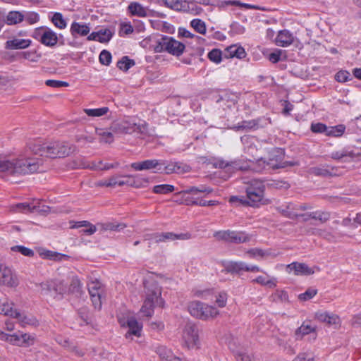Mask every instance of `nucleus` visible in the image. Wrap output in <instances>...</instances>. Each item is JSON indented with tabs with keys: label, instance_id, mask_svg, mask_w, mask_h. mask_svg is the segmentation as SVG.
<instances>
[{
	"label": "nucleus",
	"instance_id": "nucleus-1",
	"mask_svg": "<svg viewBox=\"0 0 361 361\" xmlns=\"http://www.w3.org/2000/svg\"><path fill=\"white\" fill-rule=\"evenodd\" d=\"M29 147L35 154L52 159L67 157L75 150V146L64 141L37 140Z\"/></svg>",
	"mask_w": 361,
	"mask_h": 361
},
{
	"label": "nucleus",
	"instance_id": "nucleus-2",
	"mask_svg": "<svg viewBox=\"0 0 361 361\" xmlns=\"http://www.w3.org/2000/svg\"><path fill=\"white\" fill-rule=\"evenodd\" d=\"M39 162L35 158L20 157L12 160L0 159V172L9 175H25L36 172Z\"/></svg>",
	"mask_w": 361,
	"mask_h": 361
},
{
	"label": "nucleus",
	"instance_id": "nucleus-3",
	"mask_svg": "<svg viewBox=\"0 0 361 361\" xmlns=\"http://www.w3.org/2000/svg\"><path fill=\"white\" fill-rule=\"evenodd\" d=\"M146 298L140 309L142 316L150 317L154 313L155 305L162 306L164 302L161 298V288L154 282L145 283Z\"/></svg>",
	"mask_w": 361,
	"mask_h": 361
},
{
	"label": "nucleus",
	"instance_id": "nucleus-4",
	"mask_svg": "<svg viewBox=\"0 0 361 361\" xmlns=\"http://www.w3.org/2000/svg\"><path fill=\"white\" fill-rule=\"evenodd\" d=\"M185 46L184 44L176 40L169 36H161L156 41V45L154 47V51L156 53L166 51L173 56H180Z\"/></svg>",
	"mask_w": 361,
	"mask_h": 361
},
{
	"label": "nucleus",
	"instance_id": "nucleus-5",
	"mask_svg": "<svg viewBox=\"0 0 361 361\" xmlns=\"http://www.w3.org/2000/svg\"><path fill=\"white\" fill-rule=\"evenodd\" d=\"M245 188L246 195L250 207H259L262 203L265 190L264 183L259 179H252L247 183Z\"/></svg>",
	"mask_w": 361,
	"mask_h": 361
},
{
	"label": "nucleus",
	"instance_id": "nucleus-6",
	"mask_svg": "<svg viewBox=\"0 0 361 361\" xmlns=\"http://www.w3.org/2000/svg\"><path fill=\"white\" fill-rule=\"evenodd\" d=\"M190 314L198 319L206 320L216 317L219 314L218 310L200 301H192L188 305Z\"/></svg>",
	"mask_w": 361,
	"mask_h": 361
},
{
	"label": "nucleus",
	"instance_id": "nucleus-7",
	"mask_svg": "<svg viewBox=\"0 0 361 361\" xmlns=\"http://www.w3.org/2000/svg\"><path fill=\"white\" fill-rule=\"evenodd\" d=\"M214 237L217 240H223L227 243L240 244L249 242L252 236L244 231L224 230L216 231Z\"/></svg>",
	"mask_w": 361,
	"mask_h": 361
},
{
	"label": "nucleus",
	"instance_id": "nucleus-8",
	"mask_svg": "<svg viewBox=\"0 0 361 361\" xmlns=\"http://www.w3.org/2000/svg\"><path fill=\"white\" fill-rule=\"evenodd\" d=\"M32 37L49 47L56 46L59 40L57 34L54 31L44 26L36 28L32 34Z\"/></svg>",
	"mask_w": 361,
	"mask_h": 361
},
{
	"label": "nucleus",
	"instance_id": "nucleus-9",
	"mask_svg": "<svg viewBox=\"0 0 361 361\" xmlns=\"http://www.w3.org/2000/svg\"><path fill=\"white\" fill-rule=\"evenodd\" d=\"M191 238L190 233H174L173 232L156 233L145 235V240L159 243L162 242L174 241L176 240H186Z\"/></svg>",
	"mask_w": 361,
	"mask_h": 361
},
{
	"label": "nucleus",
	"instance_id": "nucleus-10",
	"mask_svg": "<svg viewBox=\"0 0 361 361\" xmlns=\"http://www.w3.org/2000/svg\"><path fill=\"white\" fill-rule=\"evenodd\" d=\"M19 279L16 272L0 261V285L9 288H16Z\"/></svg>",
	"mask_w": 361,
	"mask_h": 361
},
{
	"label": "nucleus",
	"instance_id": "nucleus-11",
	"mask_svg": "<svg viewBox=\"0 0 361 361\" xmlns=\"http://www.w3.org/2000/svg\"><path fill=\"white\" fill-rule=\"evenodd\" d=\"M87 288L93 306L95 309L100 310L102 307L101 297L104 292L101 282L97 279L92 280L87 283Z\"/></svg>",
	"mask_w": 361,
	"mask_h": 361
},
{
	"label": "nucleus",
	"instance_id": "nucleus-12",
	"mask_svg": "<svg viewBox=\"0 0 361 361\" xmlns=\"http://www.w3.org/2000/svg\"><path fill=\"white\" fill-rule=\"evenodd\" d=\"M163 164L162 159H147L142 161L134 162L131 164V167L135 171H151L153 173H162Z\"/></svg>",
	"mask_w": 361,
	"mask_h": 361
},
{
	"label": "nucleus",
	"instance_id": "nucleus-13",
	"mask_svg": "<svg viewBox=\"0 0 361 361\" xmlns=\"http://www.w3.org/2000/svg\"><path fill=\"white\" fill-rule=\"evenodd\" d=\"M182 338L184 345L187 348H190L197 345L199 341V335L196 326L190 322L187 323L183 329Z\"/></svg>",
	"mask_w": 361,
	"mask_h": 361
},
{
	"label": "nucleus",
	"instance_id": "nucleus-14",
	"mask_svg": "<svg viewBox=\"0 0 361 361\" xmlns=\"http://www.w3.org/2000/svg\"><path fill=\"white\" fill-rule=\"evenodd\" d=\"M287 271L290 274L293 273L296 276H308L314 274L312 268L308 267L305 263L297 262H292L286 266Z\"/></svg>",
	"mask_w": 361,
	"mask_h": 361
},
{
	"label": "nucleus",
	"instance_id": "nucleus-15",
	"mask_svg": "<svg viewBox=\"0 0 361 361\" xmlns=\"http://www.w3.org/2000/svg\"><path fill=\"white\" fill-rule=\"evenodd\" d=\"M283 152L281 149L276 148L271 150L267 160L269 169H275L285 167L286 165L283 162Z\"/></svg>",
	"mask_w": 361,
	"mask_h": 361
},
{
	"label": "nucleus",
	"instance_id": "nucleus-16",
	"mask_svg": "<svg viewBox=\"0 0 361 361\" xmlns=\"http://www.w3.org/2000/svg\"><path fill=\"white\" fill-rule=\"evenodd\" d=\"M134 123L127 120L115 121L112 123L110 129L117 134H132L135 132L133 130Z\"/></svg>",
	"mask_w": 361,
	"mask_h": 361
},
{
	"label": "nucleus",
	"instance_id": "nucleus-17",
	"mask_svg": "<svg viewBox=\"0 0 361 361\" xmlns=\"http://www.w3.org/2000/svg\"><path fill=\"white\" fill-rule=\"evenodd\" d=\"M214 165L216 168L225 169L230 173L235 170L245 171L246 169L243 166V164L240 161H226L223 159H218L214 162Z\"/></svg>",
	"mask_w": 361,
	"mask_h": 361
},
{
	"label": "nucleus",
	"instance_id": "nucleus-18",
	"mask_svg": "<svg viewBox=\"0 0 361 361\" xmlns=\"http://www.w3.org/2000/svg\"><path fill=\"white\" fill-rule=\"evenodd\" d=\"M293 41L294 36L293 33L288 30H280L275 38V44L282 47H288Z\"/></svg>",
	"mask_w": 361,
	"mask_h": 361
},
{
	"label": "nucleus",
	"instance_id": "nucleus-19",
	"mask_svg": "<svg viewBox=\"0 0 361 361\" xmlns=\"http://www.w3.org/2000/svg\"><path fill=\"white\" fill-rule=\"evenodd\" d=\"M128 13L133 16L146 18L148 16V8L137 1L130 2L127 7Z\"/></svg>",
	"mask_w": 361,
	"mask_h": 361
},
{
	"label": "nucleus",
	"instance_id": "nucleus-20",
	"mask_svg": "<svg viewBox=\"0 0 361 361\" xmlns=\"http://www.w3.org/2000/svg\"><path fill=\"white\" fill-rule=\"evenodd\" d=\"M90 31V27L87 24L75 21L72 23L70 27V32L75 38L78 36H86L88 35Z\"/></svg>",
	"mask_w": 361,
	"mask_h": 361
},
{
	"label": "nucleus",
	"instance_id": "nucleus-21",
	"mask_svg": "<svg viewBox=\"0 0 361 361\" xmlns=\"http://www.w3.org/2000/svg\"><path fill=\"white\" fill-rule=\"evenodd\" d=\"M32 41L29 39L13 38L6 42L5 48L7 49H23L29 47Z\"/></svg>",
	"mask_w": 361,
	"mask_h": 361
},
{
	"label": "nucleus",
	"instance_id": "nucleus-22",
	"mask_svg": "<svg viewBox=\"0 0 361 361\" xmlns=\"http://www.w3.org/2000/svg\"><path fill=\"white\" fill-rule=\"evenodd\" d=\"M163 4L176 11L185 12L189 9V1L185 0H163Z\"/></svg>",
	"mask_w": 361,
	"mask_h": 361
},
{
	"label": "nucleus",
	"instance_id": "nucleus-23",
	"mask_svg": "<svg viewBox=\"0 0 361 361\" xmlns=\"http://www.w3.org/2000/svg\"><path fill=\"white\" fill-rule=\"evenodd\" d=\"M161 361H184L183 359L173 355L170 349L165 346H159L156 350Z\"/></svg>",
	"mask_w": 361,
	"mask_h": 361
},
{
	"label": "nucleus",
	"instance_id": "nucleus-24",
	"mask_svg": "<svg viewBox=\"0 0 361 361\" xmlns=\"http://www.w3.org/2000/svg\"><path fill=\"white\" fill-rule=\"evenodd\" d=\"M243 166L246 168L245 170L250 169L257 173L271 169H269L267 161L264 159H259L256 162H250V164H247L246 166L243 164Z\"/></svg>",
	"mask_w": 361,
	"mask_h": 361
},
{
	"label": "nucleus",
	"instance_id": "nucleus-25",
	"mask_svg": "<svg viewBox=\"0 0 361 361\" xmlns=\"http://www.w3.org/2000/svg\"><path fill=\"white\" fill-rule=\"evenodd\" d=\"M310 334H312L313 339L316 338L317 334L315 333V326L305 322L298 328L295 333L297 339H300L304 336Z\"/></svg>",
	"mask_w": 361,
	"mask_h": 361
},
{
	"label": "nucleus",
	"instance_id": "nucleus-26",
	"mask_svg": "<svg viewBox=\"0 0 361 361\" xmlns=\"http://www.w3.org/2000/svg\"><path fill=\"white\" fill-rule=\"evenodd\" d=\"M127 325L129 328V331L128 334H126V337H128V335H134L135 336H140L142 329V324L141 323H139L135 318L134 317H130L127 320Z\"/></svg>",
	"mask_w": 361,
	"mask_h": 361
},
{
	"label": "nucleus",
	"instance_id": "nucleus-27",
	"mask_svg": "<svg viewBox=\"0 0 361 361\" xmlns=\"http://www.w3.org/2000/svg\"><path fill=\"white\" fill-rule=\"evenodd\" d=\"M245 54L244 48L235 44L227 47L225 50V55L226 57L243 59L245 56Z\"/></svg>",
	"mask_w": 361,
	"mask_h": 361
},
{
	"label": "nucleus",
	"instance_id": "nucleus-28",
	"mask_svg": "<svg viewBox=\"0 0 361 361\" xmlns=\"http://www.w3.org/2000/svg\"><path fill=\"white\" fill-rule=\"evenodd\" d=\"M49 18L54 25L60 30H63L67 27L66 20L59 12L50 13Z\"/></svg>",
	"mask_w": 361,
	"mask_h": 361
},
{
	"label": "nucleus",
	"instance_id": "nucleus-29",
	"mask_svg": "<svg viewBox=\"0 0 361 361\" xmlns=\"http://www.w3.org/2000/svg\"><path fill=\"white\" fill-rule=\"evenodd\" d=\"M216 6L219 8L221 10H225L228 6H239V7H243L245 8H256V6L245 4V3H241L239 1H220L216 4Z\"/></svg>",
	"mask_w": 361,
	"mask_h": 361
},
{
	"label": "nucleus",
	"instance_id": "nucleus-30",
	"mask_svg": "<svg viewBox=\"0 0 361 361\" xmlns=\"http://www.w3.org/2000/svg\"><path fill=\"white\" fill-rule=\"evenodd\" d=\"M24 17L23 12L12 11L8 13L4 22L9 25H16L23 22Z\"/></svg>",
	"mask_w": 361,
	"mask_h": 361
},
{
	"label": "nucleus",
	"instance_id": "nucleus-31",
	"mask_svg": "<svg viewBox=\"0 0 361 361\" xmlns=\"http://www.w3.org/2000/svg\"><path fill=\"white\" fill-rule=\"evenodd\" d=\"M15 318L18 319V322L23 327L27 326H36L38 325V321L32 315L22 314L18 312V315L16 316Z\"/></svg>",
	"mask_w": 361,
	"mask_h": 361
},
{
	"label": "nucleus",
	"instance_id": "nucleus-32",
	"mask_svg": "<svg viewBox=\"0 0 361 361\" xmlns=\"http://www.w3.org/2000/svg\"><path fill=\"white\" fill-rule=\"evenodd\" d=\"M0 314L15 318L18 315V311L13 308V304L6 301L0 304Z\"/></svg>",
	"mask_w": 361,
	"mask_h": 361
},
{
	"label": "nucleus",
	"instance_id": "nucleus-33",
	"mask_svg": "<svg viewBox=\"0 0 361 361\" xmlns=\"http://www.w3.org/2000/svg\"><path fill=\"white\" fill-rule=\"evenodd\" d=\"M95 133L100 137L101 142L105 143H111L114 138L113 133H114L110 128L109 130L104 128H96Z\"/></svg>",
	"mask_w": 361,
	"mask_h": 361
},
{
	"label": "nucleus",
	"instance_id": "nucleus-34",
	"mask_svg": "<svg viewBox=\"0 0 361 361\" xmlns=\"http://www.w3.org/2000/svg\"><path fill=\"white\" fill-rule=\"evenodd\" d=\"M51 286V295H53L54 297H56L55 295H63L67 292L66 284H65L63 281H52Z\"/></svg>",
	"mask_w": 361,
	"mask_h": 361
},
{
	"label": "nucleus",
	"instance_id": "nucleus-35",
	"mask_svg": "<svg viewBox=\"0 0 361 361\" xmlns=\"http://www.w3.org/2000/svg\"><path fill=\"white\" fill-rule=\"evenodd\" d=\"M246 263L243 262H231L226 266L228 272L240 274L242 271H245Z\"/></svg>",
	"mask_w": 361,
	"mask_h": 361
},
{
	"label": "nucleus",
	"instance_id": "nucleus-36",
	"mask_svg": "<svg viewBox=\"0 0 361 361\" xmlns=\"http://www.w3.org/2000/svg\"><path fill=\"white\" fill-rule=\"evenodd\" d=\"M213 191V188L204 185H200L197 187H191L184 190L183 192L193 195H197V193H203L204 194V196H207V195L212 193Z\"/></svg>",
	"mask_w": 361,
	"mask_h": 361
},
{
	"label": "nucleus",
	"instance_id": "nucleus-37",
	"mask_svg": "<svg viewBox=\"0 0 361 361\" xmlns=\"http://www.w3.org/2000/svg\"><path fill=\"white\" fill-rule=\"evenodd\" d=\"M188 205H199L201 207H207V206H214L219 204V202L216 200H209L205 201L202 200H199V197L196 198H187L185 200Z\"/></svg>",
	"mask_w": 361,
	"mask_h": 361
},
{
	"label": "nucleus",
	"instance_id": "nucleus-38",
	"mask_svg": "<svg viewBox=\"0 0 361 361\" xmlns=\"http://www.w3.org/2000/svg\"><path fill=\"white\" fill-rule=\"evenodd\" d=\"M254 282H256L259 284L266 286L269 288H274L276 286V279L274 278H270L269 276H259L255 280Z\"/></svg>",
	"mask_w": 361,
	"mask_h": 361
},
{
	"label": "nucleus",
	"instance_id": "nucleus-39",
	"mask_svg": "<svg viewBox=\"0 0 361 361\" xmlns=\"http://www.w3.org/2000/svg\"><path fill=\"white\" fill-rule=\"evenodd\" d=\"M301 216L304 218L305 221H307L310 219H313L317 220L318 219L322 222H325L329 218V214L319 212H312L311 214H301Z\"/></svg>",
	"mask_w": 361,
	"mask_h": 361
},
{
	"label": "nucleus",
	"instance_id": "nucleus-40",
	"mask_svg": "<svg viewBox=\"0 0 361 361\" xmlns=\"http://www.w3.org/2000/svg\"><path fill=\"white\" fill-rule=\"evenodd\" d=\"M84 111L89 116L100 117L106 114L109 111V109L106 106H104L98 109H85Z\"/></svg>",
	"mask_w": 361,
	"mask_h": 361
},
{
	"label": "nucleus",
	"instance_id": "nucleus-41",
	"mask_svg": "<svg viewBox=\"0 0 361 361\" xmlns=\"http://www.w3.org/2000/svg\"><path fill=\"white\" fill-rule=\"evenodd\" d=\"M134 65L135 61L133 59H130L128 56H123L121 59L117 62L116 66L120 70L126 72Z\"/></svg>",
	"mask_w": 361,
	"mask_h": 361
},
{
	"label": "nucleus",
	"instance_id": "nucleus-42",
	"mask_svg": "<svg viewBox=\"0 0 361 361\" xmlns=\"http://www.w3.org/2000/svg\"><path fill=\"white\" fill-rule=\"evenodd\" d=\"M126 224H119L116 222H107L101 224V228L102 231H120L126 228Z\"/></svg>",
	"mask_w": 361,
	"mask_h": 361
},
{
	"label": "nucleus",
	"instance_id": "nucleus-43",
	"mask_svg": "<svg viewBox=\"0 0 361 361\" xmlns=\"http://www.w3.org/2000/svg\"><path fill=\"white\" fill-rule=\"evenodd\" d=\"M253 137H250L249 136H243L241 137V141L244 145L245 151L251 154H253V153L257 151L255 147L253 146Z\"/></svg>",
	"mask_w": 361,
	"mask_h": 361
},
{
	"label": "nucleus",
	"instance_id": "nucleus-44",
	"mask_svg": "<svg viewBox=\"0 0 361 361\" xmlns=\"http://www.w3.org/2000/svg\"><path fill=\"white\" fill-rule=\"evenodd\" d=\"M174 190V186L169 184L157 185L153 187L152 191L157 194H169Z\"/></svg>",
	"mask_w": 361,
	"mask_h": 361
},
{
	"label": "nucleus",
	"instance_id": "nucleus-45",
	"mask_svg": "<svg viewBox=\"0 0 361 361\" xmlns=\"http://www.w3.org/2000/svg\"><path fill=\"white\" fill-rule=\"evenodd\" d=\"M17 210L22 212H38L41 211L39 209V205L30 204V203H20L16 205Z\"/></svg>",
	"mask_w": 361,
	"mask_h": 361
},
{
	"label": "nucleus",
	"instance_id": "nucleus-46",
	"mask_svg": "<svg viewBox=\"0 0 361 361\" xmlns=\"http://www.w3.org/2000/svg\"><path fill=\"white\" fill-rule=\"evenodd\" d=\"M190 25L197 32L202 35L205 34L206 25L201 19H193L190 22Z\"/></svg>",
	"mask_w": 361,
	"mask_h": 361
},
{
	"label": "nucleus",
	"instance_id": "nucleus-47",
	"mask_svg": "<svg viewBox=\"0 0 361 361\" xmlns=\"http://www.w3.org/2000/svg\"><path fill=\"white\" fill-rule=\"evenodd\" d=\"M317 318L322 322H326L329 324H336L338 317L337 315L331 314L329 312H324L317 314Z\"/></svg>",
	"mask_w": 361,
	"mask_h": 361
},
{
	"label": "nucleus",
	"instance_id": "nucleus-48",
	"mask_svg": "<svg viewBox=\"0 0 361 361\" xmlns=\"http://www.w3.org/2000/svg\"><path fill=\"white\" fill-rule=\"evenodd\" d=\"M24 20L30 25L37 23L39 20V15L34 11H24L23 12Z\"/></svg>",
	"mask_w": 361,
	"mask_h": 361
},
{
	"label": "nucleus",
	"instance_id": "nucleus-49",
	"mask_svg": "<svg viewBox=\"0 0 361 361\" xmlns=\"http://www.w3.org/2000/svg\"><path fill=\"white\" fill-rule=\"evenodd\" d=\"M82 284L78 276H73L69 287V291L73 293H78L80 292Z\"/></svg>",
	"mask_w": 361,
	"mask_h": 361
},
{
	"label": "nucleus",
	"instance_id": "nucleus-50",
	"mask_svg": "<svg viewBox=\"0 0 361 361\" xmlns=\"http://www.w3.org/2000/svg\"><path fill=\"white\" fill-rule=\"evenodd\" d=\"M246 255H247L250 257H252V258H263L264 256L267 255L268 253L262 250V249H259V248H252V249H250L249 250H247L246 252H245Z\"/></svg>",
	"mask_w": 361,
	"mask_h": 361
},
{
	"label": "nucleus",
	"instance_id": "nucleus-51",
	"mask_svg": "<svg viewBox=\"0 0 361 361\" xmlns=\"http://www.w3.org/2000/svg\"><path fill=\"white\" fill-rule=\"evenodd\" d=\"M11 250L13 252H18L24 256L32 257L34 252L31 249L26 247L23 245H16L11 247Z\"/></svg>",
	"mask_w": 361,
	"mask_h": 361
},
{
	"label": "nucleus",
	"instance_id": "nucleus-52",
	"mask_svg": "<svg viewBox=\"0 0 361 361\" xmlns=\"http://www.w3.org/2000/svg\"><path fill=\"white\" fill-rule=\"evenodd\" d=\"M209 59L215 63H219L221 61V51L219 49H214L208 53Z\"/></svg>",
	"mask_w": 361,
	"mask_h": 361
},
{
	"label": "nucleus",
	"instance_id": "nucleus-53",
	"mask_svg": "<svg viewBox=\"0 0 361 361\" xmlns=\"http://www.w3.org/2000/svg\"><path fill=\"white\" fill-rule=\"evenodd\" d=\"M112 37V32L109 29L99 31L98 42L104 43L109 42Z\"/></svg>",
	"mask_w": 361,
	"mask_h": 361
},
{
	"label": "nucleus",
	"instance_id": "nucleus-54",
	"mask_svg": "<svg viewBox=\"0 0 361 361\" xmlns=\"http://www.w3.org/2000/svg\"><path fill=\"white\" fill-rule=\"evenodd\" d=\"M190 171V167L182 162L174 161V173H185Z\"/></svg>",
	"mask_w": 361,
	"mask_h": 361
},
{
	"label": "nucleus",
	"instance_id": "nucleus-55",
	"mask_svg": "<svg viewBox=\"0 0 361 361\" xmlns=\"http://www.w3.org/2000/svg\"><path fill=\"white\" fill-rule=\"evenodd\" d=\"M229 202L231 204H235L236 206L238 205H248L250 206L249 200L245 198L244 197H238V196H231L229 198Z\"/></svg>",
	"mask_w": 361,
	"mask_h": 361
},
{
	"label": "nucleus",
	"instance_id": "nucleus-56",
	"mask_svg": "<svg viewBox=\"0 0 361 361\" xmlns=\"http://www.w3.org/2000/svg\"><path fill=\"white\" fill-rule=\"evenodd\" d=\"M128 183V181L123 179L121 176H112L109 178V185L110 187H115L116 185L122 186Z\"/></svg>",
	"mask_w": 361,
	"mask_h": 361
},
{
	"label": "nucleus",
	"instance_id": "nucleus-57",
	"mask_svg": "<svg viewBox=\"0 0 361 361\" xmlns=\"http://www.w3.org/2000/svg\"><path fill=\"white\" fill-rule=\"evenodd\" d=\"M215 302L219 307H224L226 306L228 298V295L226 292H219L216 295H215Z\"/></svg>",
	"mask_w": 361,
	"mask_h": 361
},
{
	"label": "nucleus",
	"instance_id": "nucleus-58",
	"mask_svg": "<svg viewBox=\"0 0 361 361\" xmlns=\"http://www.w3.org/2000/svg\"><path fill=\"white\" fill-rule=\"evenodd\" d=\"M99 61L102 64L109 66L111 62V54L109 51L103 50L99 54Z\"/></svg>",
	"mask_w": 361,
	"mask_h": 361
},
{
	"label": "nucleus",
	"instance_id": "nucleus-59",
	"mask_svg": "<svg viewBox=\"0 0 361 361\" xmlns=\"http://www.w3.org/2000/svg\"><path fill=\"white\" fill-rule=\"evenodd\" d=\"M278 209L283 215L292 219L301 216V214H298L296 212L286 209L285 205L279 207Z\"/></svg>",
	"mask_w": 361,
	"mask_h": 361
},
{
	"label": "nucleus",
	"instance_id": "nucleus-60",
	"mask_svg": "<svg viewBox=\"0 0 361 361\" xmlns=\"http://www.w3.org/2000/svg\"><path fill=\"white\" fill-rule=\"evenodd\" d=\"M22 56L23 59L29 60L32 62L37 61L41 56L37 54L35 51H27L22 53Z\"/></svg>",
	"mask_w": 361,
	"mask_h": 361
},
{
	"label": "nucleus",
	"instance_id": "nucleus-61",
	"mask_svg": "<svg viewBox=\"0 0 361 361\" xmlns=\"http://www.w3.org/2000/svg\"><path fill=\"white\" fill-rule=\"evenodd\" d=\"M133 130H135L133 133L137 135H144L147 133V126L145 122L138 124L134 123Z\"/></svg>",
	"mask_w": 361,
	"mask_h": 361
},
{
	"label": "nucleus",
	"instance_id": "nucleus-62",
	"mask_svg": "<svg viewBox=\"0 0 361 361\" xmlns=\"http://www.w3.org/2000/svg\"><path fill=\"white\" fill-rule=\"evenodd\" d=\"M317 293L314 288H308L305 293L299 295V299L301 300H308L312 298Z\"/></svg>",
	"mask_w": 361,
	"mask_h": 361
},
{
	"label": "nucleus",
	"instance_id": "nucleus-63",
	"mask_svg": "<svg viewBox=\"0 0 361 361\" xmlns=\"http://www.w3.org/2000/svg\"><path fill=\"white\" fill-rule=\"evenodd\" d=\"M45 84L49 87L54 88L67 87L68 85V83L66 82L56 80H47L45 81Z\"/></svg>",
	"mask_w": 361,
	"mask_h": 361
},
{
	"label": "nucleus",
	"instance_id": "nucleus-64",
	"mask_svg": "<svg viewBox=\"0 0 361 361\" xmlns=\"http://www.w3.org/2000/svg\"><path fill=\"white\" fill-rule=\"evenodd\" d=\"M293 361H314V357L311 353H300Z\"/></svg>",
	"mask_w": 361,
	"mask_h": 361
}]
</instances>
